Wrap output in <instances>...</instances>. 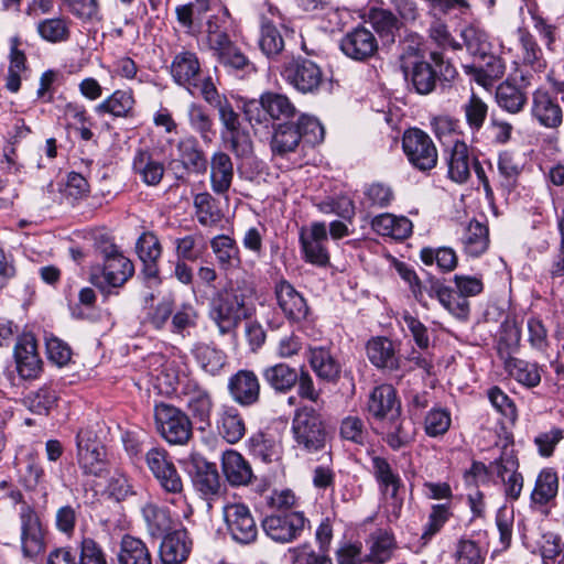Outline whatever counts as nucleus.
<instances>
[{"mask_svg": "<svg viewBox=\"0 0 564 564\" xmlns=\"http://www.w3.org/2000/svg\"><path fill=\"white\" fill-rule=\"evenodd\" d=\"M252 297L253 289L245 280H230L214 294L209 316L221 334L231 332L251 316Z\"/></svg>", "mask_w": 564, "mask_h": 564, "instance_id": "nucleus-1", "label": "nucleus"}, {"mask_svg": "<svg viewBox=\"0 0 564 564\" xmlns=\"http://www.w3.org/2000/svg\"><path fill=\"white\" fill-rule=\"evenodd\" d=\"M102 253L104 264L90 269V282L102 292L121 288L134 273L132 262L112 245L106 247Z\"/></svg>", "mask_w": 564, "mask_h": 564, "instance_id": "nucleus-2", "label": "nucleus"}, {"mask_svg": "<svg viewBox=\"0 0 564 564\" xmlns=\"http://www.w3.org/2000/svg\"><path fill=\"white\" fill-rule=\"evenodd\" d=\"M292 432L297 446L307 452H316L325 446V427L319 414L313 408L303 406L296 410Z\"/></svg>", "mask_w": 564, "mask_h": 564, "instance_id": "nucleus-3", "label": "nucleus"}, {"mask_svg": "<svg viewBox=\"0 0 564 564\" xmlns=\"http://www.w3.org/2000/svg\"><path fill=\"white\" fill-rule=\"evenodd\" d=\"M154 417L160 435L170 444L184 445L192 435V422L180 409L165 403L158 404Z\"/></svg>", "mask_w": 564, "mask_h": 564, "instance_id": "nucleus-4", "label": "nucleus"}, {"mask_svg": "<svg viewBox=\"0 0 564 564\" xmlns=\"http://www.w3.org/2000/svg\"><path fill=\"white\" fill-rule=\"evenodd\" d=\"M223 519L227 533L239 544L253 543L258 527L250 508L241 501H227L223 507Z\"/></svg>", "mask_w": 564, "mask_h": 564, "instance_id": "nucleus-5", "label": "nucleus"}, {"mask_svg": "<svg viewBox=\"0 0 564 564\" xmlns=\"http://www.w3.org/2000/svg\"><path fill=\"white\" fill-rule=\"evenodd\" d=\"M308 520L303 512L291 511L267 516L262 520V529L268 538L278 543H291L299 539Z\"/></svg>", "mask_w": 564, "mask_h": 564, "instance_id": "nucleus-6", "label": "nucleus"}, {"mask_svg": "<svg viewBox=\"0 0 564 564\" xmlns=\"http://www.w3.org/2000/svg\"><path fill=\"white\" fill-rule=\"evenodd\" d=\"M402 147L409 162L421 171L435 167L437 150L427 133L420 129H410L404 132Z\"/></svg>", "mask_w": 564, "mask_h": 564, "instance_id": "nucleus-7", "label": "nucleus"}, {"mask_svg": "<svg viewBox=\"0 0 564 564\" xmlns=\"http://www.w3.org/2000/svg\"><path fill=\"white\" fill-rule=\"evenodd\" d=\"M221 129V139L237 156H247L252 151L249 134L240 128L239 115L229 100L217 108Z\"/></svg>", "mask_w": 564, "mask_h": 564, "instance_id": "nucleus-8", "label": "nucleus"}, {"mask_svg": "<svg viewBox=\"0 0 564 564\" xmlns=\"http://www.w3.org/2000/svg\"><path fill=\"white\" fill-rule=\"evenodd\" d=\"M283 78L296 90L308 94L318 90L323 84V72L313 61L293 59L282 70Z\"/></svg>", "mask_w": 564, "mask_h": 564, "instance_id": "nucleus-9", "label": "nucleus"}, {"mask_svg": "<svg viewBox=\"0 0 564 564\" xmlns=\"http://www.w3.org/2000/svg\"><path fill=\"white\" fill-rule=\"evenodd\" d=\"M77 459L85 474L99 476L104 470L105 451L91 426L80 429L76 437Z\"/></svg>", "mask_w": 564, "mask_h": 564, "instance_id": "nucleus-10", "label": "nucleus"}, {"mask_svg": "<svg viewBox=\"0 0 564 564\" xmlns=\"http://www.w3.org/2000/svg\"><path fill=\"white\" fill-rule=\"evenodd\" d=\"M530 86L531 76L522 70L516 72L498 86V105L510 113H518L527 104V89Z\"/></svg>", "mask_w": 564, "mask_h": 564, "instance_id": "nucleus-11", "label": "nucleus"}, {"mask_svg": "<svg viewBox=\"0 0 564 564\" xmlns=\"http://www.w3.org/2000/svg\"><path fill=\"white\" fill-rule=\"evenodd\" d=\"M21 546L28 557H34L44 550V531L40 517L29 505L20 509Z\"/></svg>", "mask_w": 564, "mask_h": 564, "instance_id": "nucleus-12", "label": "nucleus"}, {"mask_svg": "<svg viewBox=\"0 0 564 564\" xmlns=\"http://www.w3.org/2000/svg\"><path fill=\"white\" fill-rule=\"evenodd\" d=\"M339 46L347 57L359 62L367 61L378 51L376 36L361 25L347 32L340 40Z\"/></svg>", "mask_w": 564, "mask_h": 564, "instance_id": "nucleus-13", "label": "nucleus"}, {"mask_svg": "<svg viewBox=\"0 0 564 564\" xmlns=\"http://www.w3.org/2000/svg\"><path fill=\"white\" fill-rule=\"evenodd\" d=\"M208 44L218 61L225 66L242 69L248 65V58L230 41L224 32L216 31V25L209 20L207 22Z\"/></svg>", "mask_w": 564, "mask_h": 564, "instance_id": "nucleus-14", "label": "nucleus"}, {"mask_svg": "<svg viewBox=\"0 0 564 564\" xmlns=\"http://www.w3.org/2000/svg\"><path fill=\"white\" fill-rule=\"evenodd\" d=\"M300 241L307 262L319 267L328 263L329 257L324 246L327 241V230L324 223L316 221L308 229H302Z\"/></svg>", "mask_w": 564, "mask_h": 564, "instance_id": "nucleus-15", "label": "nucleus"}, {"mask_svg": "<svg viewBox=\"0 0 564 564\" xmlns=\"http://www.w3.org/2000/svg\"><path fill=\"white\" fill-rule=\"evenodd\" d=\"M200 63L195 53L181 52L171 64V75L174 82L185 87L192 95L193 87H198L200 76Z\"/></svg>", "mask_w": 564, "mask_h": 564, "instance_id": "nucleus-16", "label": "nucleus"}, {"mask_svg": "<svg viewBox=\"0 0 564 564\" xmlns=\"http://www.w3.org/2000/svg\"><path fill=\"white\" fill-rule=\"evenodd\" d=\"M193 547V541L186 530H175L166 534L160 545V558L163 564L185 562Z\"/></svg>", "mask_w": 564, "mask_h": 564, "instance_id": "nucleus-17", "label": "nucleus"}, {"mask_svg": "<svg viewBox=\"0 0 564 564\" xmlns=\"http://www.w3.org/2000/svg\"><path fill=\"white\" fill-rule=\"evenodd\" d=\"M372 469L381 492L393 500V510L398 514L402 506V500L398 497L402 487L400 476L392 470L388 460L380 456L372 457Z\"/></svg>", "mask_w": 564, "mask_h": 564, "instance_id": "nucleus-18", "label": "nucleus"}, {"mask_svg": "<svg viewBox=\"0 0 564 564\" xmlns=\"http://www.w3.org/2000/svg\"><path fill=\"white\" fill-rule=\"evenodd\" d=\"M368 412L380 420H392L400 414V403L392 386L381 384L372 390L368 401Z\"/></svg>", "mask_w": 564, "mask_h": 564, "instance_id": "nucleus-19", "label": "nucleus"}, {"mask_svg": "<svg viewBox=\"0 0 564 564\" xmlns=\"http://www.w3.org/2000/svg\"><path fill=\"white\" fill-rule=\"evenodd\" d=\"M228 390L235 402L251 405L259 399L260 383L252 371L240 370L229 379Z\"/></svg>", "mask_w": 564, "mask_h": 564, "instance_id": "nucleus-20", "label": "nucleus"}, {"mask_svg": "<svg viewBox=\"0 0 564 564\" xmlns=\"http://www.w3.org/2000/svg\"><path fill=\"white\" fill-rule=\"evenodd\" d=\"M17 370L23 379H34L41 371V359L37 355L35 339L24 336L14 347Z\"/></svg>", "mask_w": 564, "mask_h": 564, "instance_id": "nucleus-21", "label": "nucleus"}, {"mask_svg": "<svg viewBox=\"0 0 564 564\" xmlns=\"http://www.w3.org/2000/svg\"><path fill=\"white\" fill-rule=\"evenodd\" d=\"M275 296L285 316L294 322L306 318L308 306L305 299L288 282L280 281L275 286Z\"/></svg>", "mask_w": 564, "mask_h": 564, "instance_id": "nucleus-22", "label": "nucleus"}, {"mask_svg": "<svg viewBox=\"0 0 564 564\" xmlns=\"http://www.w3.org/2000/svg\"><path fill=\"white\" fill-rule=\"evenodd\" d=\"M369 361L379 369L397 370L400 367V358L395 345L387 337H372L366 345Z\"/></svg>", "mask_w": 564, "mask_h": 564, "instance_id": "nucleus-23", "label": "nucleus"}, {"mask_svg": "<svg viewBox=\"0 0 564 564\" xmlns=\"http://www.w3.org/2000/svg\"><path fill=\"white\" fill-rule=\"evenodd\" d=\"M413 293L415 299L424 306H426V293L430 297L435 296L449 313L457 317H465L468 313V302L464 299H457L448 288L432 285L427 289L417 285V289L413 288Z\"/></svg>", "mask_w": 564, "mask_h": 564, "instance_id": "nucleus-24", "label": "nucleus"}, {"mask_svg": "<svg viewBox=\"0 0 564 564\" xmlns=\"http://www.w3.org/2000/svg\"><path fill=\"white\" fill-rule=\"evenodd\" d=\"M218 434L229 444L238 443L246 434V424L238 409L223 405L216 420Z\"/></svg>", "mask_w": 564, "mask_h": 564, "instance_id": "nucleus-25", "label": "nucleus"}, {"mask_svg": "<svg viewBox=\"0 0 564 564\" xmlns=\"http://www.w3.org/2000/svg\"><path fill=\"white\" fill-rule=\"evenodd\" d=\"M467 74L474 76V79L486 87L492 80L500 78L505 74V64L501 58L489 52L485 56L473 62L470 65H464Z\"/></svg>", "mask_w": 564, "mask_h": 564, "instance_id": "nucleus-26", "label": "nucleus"}, {"mask_svg": "<svg viewBox=\"0 0 564 564\" xmlns=\"http://www.w3.org/2000/svg\"><path fill=\"white\" fill-rule=\"evenodd\" d=\"M221 468L226 479L232 486L248 485L253 476L249 463L234 449H228L223 454Z\"/></svg>", "mask_w": 564, "mask_h": 564, "instance_id": "nucleus-27", "label": "nucleus"}, {"mask_svg": "<svg viewBox=\"0 0 564 564\" xmlns=\"http://www.w3.org/2000/svg\"><path fill=\"white\" fill-rule=\"evenodd\" d=\"M474 158L469 155L468 147L465 142L455 139L447 159L448 176L456 183H464L470 176Z\"/></svg>", "mask_w": 564, "mask_h": 564, "instance_id": "nucleus-28", "label": "nucleus"}, {"mask_svg": "<svg viewBox=\"0 0 564 564\" xmlns=\"http://www.w3.org/2000/svg\"><path fill=\"white\" fill-rule=\"evenodd\" d=\"M210 248L221 270L229 271L240 268V250L234 238L218 235L212 238Z\"/></svg>", "mask_w": 564, "mask_h": 564, "instance_id": "nucleus-29", "label": "nucleus"}, {"mask_svg": "<svg viewBox=\"0 0 564 564\" xmlns=\"http://www.w3.org/2000/svg\"><path fill=\"white\" fill-rule=\"evenodd\" d=\"M234 178V164L230 156L221 151L210 158V185L216 194H226Z\"/></svg>", "mask_w": 564, "mask_h": 564, "instance_id": "nucleus-30", "label": "nucleus"}, {"mask_svg": "<svg viewBox=\"0 0 564 564\" xmlns=\"http://www.w3.org/2000/svg\"><path fill=\"white\" fill-rule=\"evenodd\" d=\"M533 117L544 127L555 128L562 123L561 107L543 90H536L532 102Z\"/></svg>", "mask_w": 564, "mask_h": 564, "instance_id": "nucleus-31", "label": "nucleus"}, {"mask_svg": "<svg viewBox=\"0 0 564 564\" xmlns=\"http://www.w3.org/2000/svg\"><path fill=\"white\" fill-rule=\"evenodd\" d=\"M371 227L378 235L395 240L405 239L412 232V223L406 217L388 213L375 217Z\"/></svg>", "mask_w": 564, "mask_h": 564, "instance_id": "nucleus-32", "label": "nucleus"}, {"mask_svg": "<svg viewBox=\"0 0 564 564\" xmlns=\"http://www.w3.org/2000/svg\"><path fill=\"white\" fill-rule=\"evenodd\" d=\"M134 97L131 90L117 89L101 102L95 106L97 115H110L115 118H127L134 107Z\"/></svg>", "mask_w": 564, "mask_h": 564, "instance_id": "nucleus-33", "label": "nucleus"}, {"mask_svg": "<svg viewBox=\"0 0 564 564\" xmlns=\"http://www.w3.org/2000/svg\"><path fill=\"white\" fill-rule=\"evenodd\" d=\"M194 465L193 482L205 496L215 495L220 488L219 475L214 464L203 458H191Z\"/></svg>", "mask_w": 564, "mask_h": 564, "instance_id": "nucleus-34", "label": "nucleus"}, {"mask_svg": "<svg viewBox=\"0 0 564 564\" xmlns=\"http://www.w3.org/2000/svg\"><path fill=\"white\" fill-rule=\"evenodd\" d=\"M21 40L13 36L10 40L9 67L6 78V87L11 93L20 89L23 74L26 72V56L20 48Z\"/></svg>", "mask_w": 564, "mask_h": 564, "instance_id": "nucleus-35", "label": "nucleus"}, {"mask_svg": "<svg viewBox=\"0 0 564 564\" xmlns=\"http://www.w3.org/2000/svg\"><path fill=\"white\" fill-rule=\"evenodd\" d=\"M308 359L318 378L328 382H336L339 379L341 367L327 349L312 348Z\"/></svg>", "mask_w": 564, "mask_h": 564, "instance_id": "nucleus-36", "label": "nucleus"}, {"mask_svg": "<svg viewBox=\"0 0 564 564\" xmlns=\"http://www.w3.org/2000/svg\"><path fill=\"white\" fill-rule=\"evenodd\" d=\"M132 169L147 185H158L164 175V165L147 151H138L133 158Z\"/></svg>", "mask_w": 564, "mask_h": 564, "instance_id": "nucleus-37", "label": "nucleus"}, {"mask_svg": "<svg viewBox=\"0 0 564 564\" xmlns=\"http://www.w3.org/2000/svg\"><path fill=\"white\" fill-rule=\"evenodd\" d=\"M117 557L119 564H151V554L145 543L129 534L122 536Z\"/></svg>", "mask_w": 564, "mask_h": 564, "instance_id": "nucleus-38", "label": "nucleus"}, {"mask_svg": "<svg viewBox=\"0 0 564 564\" xmlns=\"http://www.w3.org/2000/svg\"><path fill=\"white\" fill-rule=\"evenodd\" d=\"M462 242L468 256H481L489 247L488 227L477 220H471L464 230Z\"/></svg>", "mask_w": 564, "mask_h": 564, "instance_id": "nucleus-39", "label": "nucleus"}, {"mask_svg": "<svg viewBox=\"0 0 564 564\" xmlns=\"http://www.w3.org/2000/svg\"><path fill=\"white\" fill-rule=\"evenodd\" d=\"M264 381L275 391H290L297 382L299 373L286 364L267 367L262 372Z\"/></svg>", "mask_w": 564, "mask_h": 564, "instance_id": "nucleus-40", "label": "nucleus"}, {"mask_svg": "<svg viewBox=\"0 0 564 564\" xmlns=\"http://www.w3.org/2000/svg\"><path fill=\"white\" fill-rule=\"evenodd\" d=\"M558 491V477L554 469H542L535 480L531 492V500L540 506L546 505L554 499Z\"/></svg>", "mask_w": 564, "mask_h": 564, "instance_id": "nucleus-41", "label": "nucleus"}, {"mask_svg": "<svg viewBox=\"0 0 564 564\" xmlns=\"http://www.w3.org/2000/svg\"><path fill=\"white\" fill-rule=\"evenodd\" d=\"M503 367L511 377L525 387H536L541 381V373L536 364L518 358H507Z\"/></svg>", "mask_w": 564, "mask_h": 564, "instance_id": "nucleus-42", "label": "nucleus"}, {"mask_svg": "<svg viewBox=\"0 0 564 564\" xmlns=\"http://www.w3.org/2000/svg\"><path fill=\"white\" fill-rule=\"evenodd\" d=\"M394 546L392 535L386 530H377L368 540L369 553L366 560L371 564H382L387 562Z\"/></svg>", "mask_w": 564, "mask_h": 564, "instance_id": "nucleus-43", "label": "nucleus"}, {"mask_svg": "<svg viewBox=\"0 0 564 564\" xmlns=\"http://www.w3.org/2000/svg\"><path fill=\"white\" fill-rule=\"evenodd\" d=\"M260 104L270 117L276 120L289 119L296 112V108L291 100L285 95L278 93L269 91L262 94Z\"/></svg>", "mask_w": 564, "mask_h": 564, "instance_id": "nucleus-44", "label": "nucleus"}, {"mask_svg": "<svg viewBox=\"0 0 564 564\" xmlns=\"http://www.w3.org/2000/svg\"><path fill=\"white\" fill-rule=\"evenodd\" d=\"M186 405L195 419L209 422L214 403L207 390L194 384L186 393Z\"/></svg>", "mask_w": 564, "mask_h": 564, "instance_id": "nucleus-45", "label": "nucleus"}, {"mask_svg": "<svg viewBox=\"0 0 564 564\" xmlns=\"http://www.w3.org/2000/svg\"><path fill=\"white\" fill-rule=\"evenodd\" d=\"M193 352L202 369L209 375L218 373L225 366V354L215 347L206 344H197Z\"/></svg>", "mask_w": 564, "mask_h": 564, "instance_id": "nucleus-46", "label": "nucleus"}, {"mask_svg": "<svg viewBox=\"0 0 564 564\" xmlns=\"http://www.w3.org/2000/svg\"><path fill=\"white\" fill-rule=\"evenodd\" d=\"M301 140V131L295 129L294 124H279L272 138L271 148L274 153L285 154L293 152Z\"/></svg>", "mask_w": 564, "mask_h": 564, "instance_id": "nucleus-47", "label": "nucleus"}, {"mask_svg": "<svg viewBox=\"0 0 564 564\" xmlns=\"http://www.w3.org/2000/svg\"><path fill=\"white\" fill-rule=\"evenodd\" d=\"M37 33L46 42L59 43L69 37V21L66 18L44 19L37 23Z\"/></svg>", "mask_w": 564, "mask_h": 564, "instance_id": "nucleus-48", "label": "nucleus"}, {"mask_svg": "<svg viewBox=\"0 0 564 564\" xmlns=\"http://www.w3.org/2000/svg\"><path fill=\"white\" fill-rule=\"evenodd\" d=\"M56 391L50 387H42L36 391L28 393L23 399V404L35 414L46 415L56 404Z\"/></svg>", "mask_w": 564, "mask_h": 564, "instance_id": "nucleus-49", "label": "nucleus"}, {"mask_svg": "<svg viewBox=\"0 0 564 564\" xmlns=\"http://www.w3.org/2000/svg\"><path fill=\"white\" fill-rule=\"evenodd\" d=\"M142 514L147 522L149 533L152 536L161 535L172 525V517L170 512L154 503H147L142 508Z\"/></svg>", "mask_w": 564, "mask_h": 564, "instance_id": "nucleus-50", "label": "nucleus"}, {"mask_svg": "<svg viewBox=\"0 0 564 564\" xmlns=\"http://www.w3.org/2000/svg\"><path fill=\"white\" fill-rule=\"evenodd\" d=\"M180 158L187 169L203 172L207 167V160L199 149L196 139L187 138L178 143Z\"/></svg>", "mask_w": 564, "mask_h": 564, "instance_id": "nucleus-51", "label": "nucleus"}, {"mask_svg": "<svg viewBox=\"0 0 564 564\" xmlns=\"http://www.w3.org/2000/svg\"><path fill=\"white\" fill-rule=\"evenodd\" d=\"M387 431V443L393 449L408 445L414 437V426L410 421L399 419L389 420Z\"/></svg>", "mask_w": 564, "mask_h": 564, "instance_id": "nucleus-52", "label": "nucleus"}, {"mask_svg": "<svg viewBox=\"0 0 564 564\" xmlns=\"http://www.w3.org/2000/svg\"><path fill=\"white\" fill-rule=\"evenodd\" d=\"M411 82L419 94H430L436 85V75L431 64L425 61L414 62L411 69Z\"/></svg>", "mask_w": 564, "mask_h": 564, "instance_id": "nucleus-53", "label": "nucleus"}, {"mask_svg": "<svg viewBox=\"0 0 564 564\" xmlns=\"http://www.w3.org/2000/svg\"><path fill=\"white\" fill-rule=\"evenodd\" d=\"M367 21L380 36H388L391 37V40L393 39L394 32L400 28V22L397 17L386 9L372 8L368 13Z\"/></svg>", "mask_w": 564, "mask_h": 564, "instance_id": "nucleus-54", "label": "nucleus"}, {"mask_svg": "<svg viewBox=\"0 0 564 564\" xmlns=\"http://www.w3.org/2000/svg\"><path fill=\"white\" fill-rule=\"evenodd\" d=\"M462 37L469 54L476 59L491 52L487 34L470 25L462 31Z\"/></svg>", "mask_w": 564, "mask_h": 564, "instance_id": "nucleus-55", "label": "nucleus"}, {"mask_svg": "<svg viewBox=\"0 0 564 564\" xmlns=\"http://www.w3.org/2000/svg\"><path fill=\"white\" fill-rule=\"evenodd\" d=\"M280 448L279 442L263 433H258L250 438V449L254 456L259 457L264 463L279 459Z\"/></svg>", "mask_w": 564, "mask_h": 564, "instance_id": "nucleus-56", "label": "nucleus"}, {"mask_svg": "<svg viewBox=\"0 0 564 564\" xmlns=\"http://www.w3.org/2000/svg\"><path fill=\"white\" fill-rule=\"evenodd\" d=\"M421 260L427 265L435 261L437 267L445 272L453 271L457 265L456 252L448 247L424 248L421 250Z\"/></svg>", "mask_w": 564, "mask_h": 564, "instance_id": "nucleus-57", "label": "nucleus"}, {"mask_svg": "<svg viewBox=\"0 0 564 564\" xmlns=\"http://www.w3.org/2000/svg\"><path fill=\"white\" fill-rule=\"evenodd\" d=\"M187 116L192 129L198 132L204 141H210L214 123L205 108L199 104L192 102L188 106Z\"/></svg>", "mask_w": 564, "mask_h": 564, "instance_id": "nucleus-58", "label": "nucleus"}, {"mask_svg": "<svg viewBox=\"0 0 564 564\" xmlns=\"http://www.w3.org/2000/svg\"><path fill=\"white\" fill-rule=\"evenodd\" d=\"M259 45L262 52L268 56L276 55L282 52L284 41L272 22H262Z\"/></svg>", "mask_w": 564, "mask_h": 564, "instance_id": "nucleus-59", "label": "nucleus"}, {"mask_svg": "<svg viewBox=\"0 0 564 564\" xmlns=\"http://www.w3.org/2000/svg\"><path fill=\"white\" fill-rule=\"evenodd\" d=\"M452 423L451 413L443 408L431 409L424 420L425 433L431 437L445 434Z\"/></svg>", "mask_w": 564, "mask_h": 564, "instance_id": "nucleus-60", "label": "nucleus"}, {"mask_svg": "<svg viewBox=\"0 0 564 564\" xmlns=\"http://www.w3.org/2000/svg\"><path fill=\"white\" fill-rule=\"evenodd\" d=\"M521 340L520 329L516 324L506 323L502 325V330L498 340L497 350L502 362L507 358H513L511 352L517 350Z\"/></svg>", "mask_w": 564, "mask_h": 564, "instance_id": "nucleus-61", "label": "nucleus"}, {"mask_svg": "<svg viewBox=\"0 0 564 564\" xmlns=\"http://www.w3.org/2000/svg\"><path fill=\"white\" fill-rule=\"evenodd\" d=\"M156 481L159 482L160 487L169 494H173L176 496V498L173 500L174 503L176 502H183L185 503V498L182 495L183 494V480L177 471L175 465L171 466L164 471L159 473L158 475L153 476Z\"/></svg>", "mask_w": 564, "mask_h": 564, "instance_id": "nucleus-62", "label": "nucleus"}, {"mask_svg": "<svg viewBox=\"0 0 564 564\" xmlns=\"http://www.w3.org/2000/svg\"><path fill=\"white\" fill-rule=\"evenodd\" d=\"M175 247L177 258L188 261L198 260L205 250L200 235H188L177 238L175 240Z\"/></svg>", "mask_w": 564, "mask_h": 564, "instance_id": "nucleus-63", "label": "nucleus"}, {"mask_svg": "<svg viewBox=\"0 0 564 564\" xmlns=\"http://www.w3.org/2000/svg\"><path fill=\"white\" fill-rule=\"evenodd\" d=\"M194 207L200 225L213 226L219 220V214L215 210L214 199L210 194H197L194 198Z\"/></svg>", "mask_w": 564, "mask_h": 564, "instance_id": "nucleus-64", "label": "nucleus"}]
</instances>
